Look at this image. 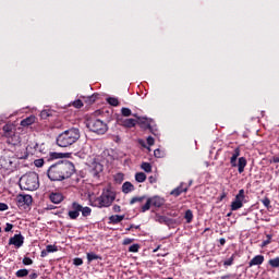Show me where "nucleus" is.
<instances>
[{
  "mask_svg": "<svg viewBox=\"0 0 279 279\" xmlns=\"http://www.w3.org/2000/svg\"><path fill=\"white\" fill-rule=\"evenodd\" d=\"M75 173V166L69 160L59 161L49 167L47 175L51 182H62L69 180Z\"/></svg>",
  "mask_w": 279,
  "mask_h": 279,
  "instance_id": "nucleus-1",
  "label": "nucleus"
},
{
  "mask_svg": "<svg viewBox=\"0 0 279 279\" xmlns=\"http://www.w3.org/2000/svg\"><path fill=\"white\" fill-rule=\"evenodd\" d=\"M27 158H29V153H27L26 149H24V153H17L16 157L4 153L0 156V173H2V175H10V173H13L14 169H16L19 160H27Z\"/></svg>",
  "mask_w": 279,
  "mask_h": 279,
  "instance_id": "nucleus-2",
  "label": "nucleus"
},
{
  "mask_svg": "<svg viewBox=\"0 0 279 279\" xmlns=\"http://www.w3.org/2000/svg\"><path fill=\"white\" fill-rule=\"evenodd\" d=\"M133 117H135V119H137L138 121L133 118L124 119L119 121V125H122V128L132 129L136 128V123H140L141 128H144V130H149V132H151L154 136L158 135V130L151 126V120H148L147 118H141L138 117V114H133Z\"/></svg>",
  "mask_w": 279,
  "mask_h": 279,
  "instance_id": "nucleus-3",
  "label": "nucleus"
},
{
  "mask_svg": "<svg viewBox=\"0 0 279 279\" xmlns=\"http://www.w3.org/2000/svg\"><path fill=\"white\" fill-rule=\"evenodd\" d=\"M80 129L71 128L57 136V145L58 147H71V145H75L80 141Z\"/></svg>",
  "mask_w": 279,
  "mask_h": 279,
  "instance_id": "nucleus-4",
  "label": "nucleus"
},
{
  "mask_svg": "<svg viewBox=\"0 0 279 279\" xmlns=\"http://www.w3.org/2000/svg\"><path fill=\"white\" fill-rule=\"evenodd\" d=\"M20 187L22 191H37L40 187L38 173L28 172L20 178Z\"/></svg>",
  "mask_w": 279,
  "mask_h": 279,
  "instance_id": "nucleus-5",
  "label": "nucleus"
},
{
  "mask_svg": "<svg viewBox=\"0 0 279 279\" xmlns=\"http://www.w3.org/2000/svg\"><path fill=\"white\" fill-rule=\"evenodd\" d=\"M114 199H117V194L110 189H105L101 195L93 201L92 205L96 208H110Z\"/></svg>",
  "mask_w": 279,
  "mask_h": 279,
  "instance_id": "nucleus-6",
  "label": "nucleus"
},
{
  "mask_svg": "<svg viewBox=\"0 0 279 279\" xmlns=\"http://www.w3.org/2000/svg\"><path fill=\"white\" fill-rule=\"evenodd\" d=\"M2 136L7 138V144L11 145L12 147H21V136L16 134L14 131V126L12 124H5L2 128Z\"/></svg>",
  "mask_w": 279,
  "mask_h": 279,
  "instance_id": "nucleus-7",
  "label": "nucleus"
},
{
  "mask_svg": "<svg viewBox=\"0 0 279 279\" xmlns=\"http://www.w3.org/2000/svg\"><path fill=\"white\" fill-rule=\"evenodd\" d=\"M241 156V148L236 147L234 148L231 157H230V165L233 168L238 167V173H243L245 171V167H247V159L245 157H240ZM238 160V162H236Z\"/></svg>",
  "mask_w": 279,
  "mask_h": 279,
  "instance_id": "nucleus-8",
  "label": "nucleus"
},
{
  "mask_svg": "<svg viewBox=\"0 0 279 279\" xmlns=\"http://www.w3.org/2000/svg\"><path fill=\"white\" fill-rule=\"evenodd\" d=\"M86 128H88L90 132H95V134H106V132H108V124L97 118L88 119Z\"/></svg>",
  "mask_w": 279,
  "mask_h": 279,
  "instance_id": "nucleus-9",
  "label": "nucleus"
},
{
  "mask_svg": "<svg viewBox=\"0 0 279 279\" xmlns=\"http://www.w3.org/2000/svg\"><path fill=\"white\" fill-rule=\"evenodd\" d=\"M151 206L155 208H162V206H165V198L160 196H153L147 198L145 205H143L141 208V213H147Z\"/></svg>",
  "mask_w": 279,
  "mask_h": 279,
  "instance_id": "nucleus-10",
  "label": "nucleus"
},
{
  "mask_svg": "<svg viewBox=\"0 0 279 279\" xmlns=\"http://www.w3.org/2000/svg\"><path fill=\"white\" fill-rule=\"evenodd\" d=\"M16 205L19 208H29L34 198L29 194H19L15 198Z\"/></svg>",
  "mask_w": 279,
  "mask_h": 279,
  "instance_id": "nucleus-11",
  "label": "nucleus"
},
{
  "mask_svg": "<svg viewBox=\"0 0 279 279\" xmlns=\"http://www.w3.org/2000/svg\"><path fill=\"white\" fill-rule=\"evenodd\" d=\"M243 202H245V190H240L235 195L234 201L231 203V210H239L243 208Z\"/></svg>",
  "mask_w": 279,
  "mask_h": 279,
  "instance_id": "nucleus-12",
  "label": "nucleus"
},
{
  "mask_svg": "<svg viewBox=\"0 0 279 279\" xmlns=\"http://www.w3.org/2000/svg\"><path fill=\"white\" fill-rule=\"evenodd\" d=\"M80 213H82V205L77 202H73L72 210L68 213V217H70L72 220H75L77 217H80Z\"/></svg>",
  "mask_w": 279,
  "mask_h": 279,
  "instance_id": "nucleus-13",
  "label": "nucleus"
},
{
  "mask_svg": "<svg viewBox=\"0 0 279 279\" xmlns=\"http://www.w3.org/2000/svg\"><path fill=\"white\" fill-rule=\"evenodd\" d=\"M25 238L22 234H15L13 238H10L9 245H15V247H23Z\"/></svg>",
  "mask_w": 279,
  "mask_h": 279,
  "instance_id": "nucleus-14",
  "label": "nucleus"
},
{
  "mask_svg": "<svg viewBox=\"0 0 279 279\" xmlns=\"http://www.w3.org/2000/svg\"><path fill=\"white\" fill-rule=\"evenodd\" d=\"M49 199L52 204H62L64 202V195L60 192H52L49 195Z\"/></svg>",
  "mask_w": 279,
  "mask_h": 279,
  "instance_id": "nucleus-15",
  "label": "nucleus"
},
{
  "mask_svg": "<svg viewBox=\"0 0 279 279\" xmlns=\"http://www.w3.org/2000/svg\"><path fill=\"white\" fill-rule=\"evenodd\" d=\"M263 263H265V256L263 255H256L255 257H253L250 263L248 266L250 267H254L256 265H263Z\"/></svg>",
  "mask_w": 279,
  "mask_h": 279,
  "instance_id": "nucleus-16",
  "label": "nucleus"
},
{
  "mask_svg": "<svg viewBox=\"0 0 279 279\" xmlns=\"http://www.w3.org/2000/svg\"><path fill=\"white\" fill-rule=\"evenodd\" d=\"M186 191H189V187H184V185L181 184L177 189L172 190L170 195H173V197H180L181 193H186Z\"/></svg>",
  "mask_w": 279,
  "mask_h": 279,
  "instance_id": "nucleus-17",
  "label": "nucleus"
},
{
  "mask_svg": "<svg viewBox=\"0 0 279 279\" xmlns=\"http://www.w3.org/2000/svg\"><path fill=\"white\" fill-rule=\"evenodd\" d=\"M36 123V117L35 116H29L25 118L24 120L21 121L22 128H27L29 125H34Z\"/></svg>",
  "mask_w": 279,
  "mask_h": 279,
  "instance_id": "nucleus-18",
  "label": "nucleus"
},
{
  "mask_svg": "<svg viewBox=\"0 0 279 279\" xmlns=\"http://www.w3.org/2000/svg\"><path fill=\"white\" fill-rule=\"evenodd\" d=\"M125 219V215H112L109 217V223H112L113 226H117V223H121Z\"/></svg>",
  "mask_w": 279,
  "mask_h": 279,
  "instance_id": "nucleus-19",
  "label": "nucleus"
},
{
  "mask_svg": "<svg viewBox=\"0 0 279 279\" xmlns=\"http://www.w3.org/2000/svg\"><path fill=\"white\" fill-rule=\"evenodd\" d=\"M132 191H134V184H132L130 181H126L122 184V193L128 195V193H132Z\"/></svg>",
  "mask_w": 279,
  "mask_h": 279,
  "instance_id": "nucleus-20",
  "label": "nucleus"
},
{
  "mask_svg": "<svg viewBox=\"0 0 279 279\" xmlns=\"http://www.w3.org/2000/svg\"><path fill=\"white\" fill-rule=\"evenodd\" d=\"M146 198L147 196H134L133 198H131L130 205L134 206V204H143V202H145Z\"/></svg>",
  "mask_w": 279,
  "mask_h": 279,
  "instance_id": "nucleus-21",
  "label": "nucleus"
},
{
  "mask_svg": "<svg viewBox=\"0 0 279 279\" xmlns=\"http://www.w3.org/2000/svg\"><path fill=\"white\" fill-rule=\"evenodd\" d=\"M97 99H99V94H93L92 96H88L85 99V104H88V106H93V104H95V101H97Z\"/></svg>",
  "mask_w": 279,
  "mask_h": 279,
  "instance_id": "nucleus-22",
  "label": "nucleus"
},
{
  "mask_svg": "<svg viewBox=\"0 0 279 279\" xmlns=\"http://www.w3.org/2000/svg\"><path fill=\"white\" fill-rule=\"evenodd\" d=\"M234 258H236V254H232L231 257L226 259L223 262V267H232V265H234Z\"/></svg>",
  "mask_w": 279,
  "mask_h": 279,
  "instance_id": "nucleus-23",
  "label": "nucleus"
},
{
  "mask_svg": "<svg viewBox=\"0 0 279 279\" xmlns=\"http://www.w3.org/2000/svg\"><path fill=\"white\" fill-rule=\"evenodd\" d=\"M107 104H109V106H113L114 108H117V106H119V98L117 97H108L106 99Z\"/></svg>",
  "mask_w": 279,
  "mask_h": 279,
  "instance_id": "nucleus-24",
  "label": "nucleus"
},
{
  "mask_svg": "<svg viewBox=\"0 0 279 279\" xmlns=\"http://www.w3.org/2000/svg\"><path fill=\"white\" fill-rule=\"evenodd\" d=\"M157 221L159 223H165L166 226H169V223H171V218L167 216H157Z\"/></svg>",
  "mask_w": 279,
  "mask_h": 279,
  "instance_id": "nucleus-25",
  "label": "nucleus"
},
{
  "mask_svg": "<svg viewBox=\"0 0 279 279\" xmlns=\"http://www.w3.org/2000/svg\"><path fill=\"white\" fill-rule=\"evenodd\" d=\"M15 276H16V278H25V277L29 276V270H27L25 268L20 269L15 272Z\"/></svg>",
  "mask_w": 279,
  "mask_h": 279,
  "instance_id": "nucleus-26",
  "label": "nucleus"
},
{
  "mask_svg": "<svg viewBox=\"0 0 279 279\" xmlns=\"http://www.w3.org/2000/svg\"><path fill=\"white\" fill-rule=\"evenodd\" d=\"M136 182L143 183L145 180H147V175L144 172H137L135 174Z\"/></svg>",
  "mask_w": 279,
  "mask_h": 279,
  "instance_id": "nucleus-27",
  "label": "nucleus"
},
{
  "mask_svg": "<svg viewBox=\"0 0 279 279\" xmlns=\"http://www.w3.org/2000/svg\"><path fill=\"white\" fill-rule=\"evenodd\" d=\"M87 260L88 263H93V260H101V256L95 253H87Z\"/></svg>",
  "mask_w": 279,
  "mask_h": 279,
  "instance_id": "nucleus-28",
  "label": "nucleus"
},
{
  "mask_svg": "<svg viewBox=\"0 0 279 279\" xmlns=\"http://www.w3.org/2000/svg\"><path fill=\"white\" fill-rule=\"evenodd\" d=\"M81 213L83 217H90V214L93 213V209L90 207H83L81 205Z\"/></svg>",
  "mask_w": 279,
  "mask_h": 279,
  "instance_id": "nucleus-29",
  "label": "nucleus"
},
{
  "mask_svg": "<svg viewBox=\"0 0 279 279\" xmlns=\"http://www.w3.org/2000/svg\"><path fill=\"white\" fill-rule=\"evenodd\" d=\"M184 219H185L186 223H192V221H193V210L187 209L185 211Z\"/></svg>",
  "mask_w": 279,
  "mask_h": 279,
  "instance_id": "nucleus-30",
  "label": "nucleus"
},
{
  "mask_svg": "<svg viewBox=\"0 0 279 279\" xmlns=\"http://www.w3.org/2000/svg\"><path fill=\"white\" fill-rule=\"evenodd\" d=\"M268 265L272 267L274 269H278L279 267V257H275L268 260Z\"/></svg>",
  "mask_w": 279,
  "mask_h": 279,
  "instance_id": "nucleus-31",
  "label": "nucleus"
},
{
  "mask_svg": "<svg viewBox=\"0 0 279 279\" xmlns=\"http://www.w3.org/2000/svg\"><path fill=\"white\" fill-rule=\"evenodd\" d=\"M260 202L265 206V208H267V210L271 208V199H269V197L266 196L262 198Z\"/></svg>",
  "mask_w": 279,
  "mask_h": 279,
  "instance_id": "nucleus-32",
  "label": "nucleus"
},
{
  "mask_svg": "<svg viewBox=\"0 0 279 279\" xmlns=\"http://www.w3.org/2000/svg\"><path fill=\"white\" fill-rule=\"evenodd\" d=\"M142 169H143V171H145L146 173H151V163H149V162H143V163H142Z\"/></svg>",
  "mask_w": 279,
  "mask_h": 279,
  "instance_id": "nucleus-33",
  "label": "nucleus"
},
{
  "mask_svg": "<svg viewBox=\"0 0 279 279\" xmlns=\"http://www.w3.org/2000/svg\"><path fill=\"white\" fill-rule=\"evenodd\" d=\"M122 117H132V110L130 108L123 107L121 109Z\"/></svg>",
  "mask_w": 279,
  "mask_h": 279,
  "instance_id": "nucleus-34",
  "label": "nucleus"
},
{
  "mask_svg": "<svg viewBox=\"0 0 279 279\" xmlns=\"http://www.w3.org/2000/svg\"><path fill=\"white\" fill-rule=\"evenodd\" d=\"M271 239H274V235L267 234L266 240H264L262 243V247H267V245H269V243H271Z\"/></svg>",
  "mask_w": 279,
  "mask_h": 279,
  "instance_id": "nucleus-35",
  "label": "nucleus"
},
{
  "mask_svg": "<svg viewBox=\"0 0 279 279\" xmlns=\"http://www.w3.org/2000/svg\"><path fill=\"white\" fill-rule=\"evenodd\" d=\"M70 106H73L74 108H84V102H82V100L77 99V100H74L72 104H70Z\"/></svg>",
  "mask_w": 279,
  "mask_h": 279,
  "instance_id": "nucleus-36",
  "label": "nucleus"
},
{
  "mask_svg": "<svg viewBox=\"0 0 279 279\" xmlns=\"http://www.w3.org/2000/svg\"><path fill=\"white\" fill-rule=\"evenodd\" d=\"M138 250H141V245L140 244H132L129 247V252H132L133 254H136L138 252Z\"/></svg>",
  "mask_w": 279,
  "mask_h": 279,
  "instance_id": "nucleus-37",
  "label": "nucleus"
},
{
  "mask_svg": "<svg viewBox=\"0 0 279 279\" xmlns=\"http://www.w3.org/2000/svg\"><path fill=\"white\" fill-rule=\"evenodd\" d=\"M46 251L48 252V254H51L53 252H58V246L49 244V245L46 246Z\"/></svg>",
  "mask_w": 279,
  "mask_h": 279,
  "instance_id": "nucleus-38",
  "label": "nucleus"
},
{
  "mask_svg": "<svg viewBox=\"0 0 279 279\" xmlns=\"http://www.w3.org/2000/svg\"><path fill=\"white\" fill-rule=\"evenodd\" d=\"M155 158H162L165 156V153L160 150L159 148L154 150Z\"/></svg>",
  "mask_w": 279,
  "mask_h": 279,
  "instance_id": "nucleus-39",
  "label": "nucleus"
},
{
  "mask_svg": "<svg viewBox=\"0 0 279 279\" xmlns=\"http://www.w3.org/2000/svg\"><path fill=\"white\" fill-rule=\"evenodd\" d=\"M73 265H75L76 267H80L81 265H84V260L80 257H75L73 259Z\"/></svg>",
  "mask_w": 279,
  "mask_h": 279,
  "instance_id": "nucleus-40",
  "label": "nucleus"
},
{
  "mask_svg": "<svg viewBox=\"0 0 279 279\" xmlns=\"http://www.w3.org/2000/svg\"><path fill=\"white\" fill-rule=\"evenodd\" d=\"M22 263L23 265H26V266L34 265V260L29 257H24Z\"/></svg>",
  "mask_w": 279,
  "mask_h": 279,
  "instance_id": "nucleus-41",
  "label": "nucleus"
},
{
  "mask_svg": "<svg viewBox=\"0 0 279 279\" xmlns=\"http://www.w3.org/2000/svg\"><path fill=\"white\" fill-rule=\"evenodd\" d=\"M35 167L40 168L45 165V159H36L34 161Z\"/></svg>",
  "mask_w": 279,
  "mask_h": 279,
  "instance_id": "nucleus-42",
  "label": "nucleus"
},
{
  "mask_svg": "<svg viewBox=\"0 0 279 279\" xmlns=\"http://www.w3.org/2000/svg\"><path fill=\"white\" fill-rule=\"evenodd\" d=\"M132 243H134V239H132V238H125V239L123 240V242H122V245H130V244H132Z\"/></svg>",
  "mask_w": 279,
  "mask_h": 279,
  "instance_id": "nucleus-43",
  "label": "nucleus"
},
{
  "mask_svg": "<svg viewBox=\"0 0 279 279\" xmlns=\"http://www.w3.org/2000/svg\"><path fill=\"white\" fill-rule=\"evenodd\" d=\"M12 228H14V225L7 222L4 232H12Z\"/></svg>",
  "mask_w": 279,
  "mask_h": 279,
  "instance_id": "nucleus-44",
  "label": "nucleus"
},
{
  "mask_svg": "<svg viewBox=\"0 0 279 279\" xmlns=\"http://www.w3.org/2000/svg\"><path fill=\"white\" fill-rule=\"evenodd\" d=\"M148 182H149L150 184H156V182H158V179H157L156 177H154V175H150V177L148 178Z\"/></svg>",
  "mask_w": 279,
  "mask_h": 279,
  "instance_id": "nucleus-45",
  "label": "nucleus"
},
{
  "mask_svg": "<svg viewBox=\"0 0 279 279\" xmlns=\"http://www.w3.org/2000/svg\"><path fill=\"white\" fill-rule=\"evenodd\" d=\"M135 228V230H140L141 229V226H136V225H131L129 228H126V231L128 232H130V230H132V229H134Z\"/></svg>",
  "mask_w": 279,
  "mask_h": 279,
  "instance_id": "nucleus-46",
  "label": "nucleus"
},
{
  "mask_svg": "<svg viewBox=\"0 0 279 279\" xmlns=\"http://www.w3.org/2000/svg\"><path fill=\"white\" fill-rule=\"evenodd\" d=\"M146 141H147V145H149V147H151V145H154V143H155V140L151 136H148Z\"/></svg>",
  "mask_w": 279,
  "mask_h": 279,
  "instance_id": "nucleus-47",
  "label": "nucleus"
},
{
  "mask_svg": "<svg viewBox=\"0 0 279 279\" xmlns=\"http://www.w3.org/2000/svg\"><path fill=\"white\" fill-rule=\"evenodd\" d=\"M8 204H5V203H0V210L1 211H4V210H8Z\"/></svg>",
  "mask_w": 279,
  "mask_h": 279,
  "instance_id": "nucleus-48",
  "label": "nucleus"
},
{
  "mask_svg": "<svg viewBox=\"0 0 279 279\" xmlns=\"http://www.w3.org/2000/svg\"><path fill=\"white\" fill-rule=\"evenodd\" d=\"M58 158H59L58 153L50 154V160H58Z\"/></svg>",
  "mask_w": 279,
  "mask_h": 279,
  "instance_id": "nucleus-49",
  "label": "nucleus"
},
{
  "mask_svg": "<svg viewBox=\"0 0 279 279\" xmlns=\"http://www.w3.org/2000/svg\"><path fill=\"white\" fill-rule=\"evenodd\" d=\"M41 258H45L47 256H49V252H47V250H43L40 253Z\"/></svg>",
  "mask_w": 279,
  "mask_h": 279,
  "instance_id": "nucleus-50",
  "label": "nucleus"
},
{
  "mask_svg": "<svg viewBox=\"0 0 279 279\" xmlns=\"http://www.w3.org/2000/svg\"><path fill=\"white\" fill-rule=\"evenodd\" d=\"M113 213H121V206L114 205L113 206Z\"/></svg>",
  "mask_w": 279,
  "mask_h": 279,
  "instance_id": "nucleus-51",
  "label": "nucleus"
},
{
  "mask_svg": "<svg viewBox=\"0 0 279 279\" xmlns=\"http://www.w3.org/2000/svg\"><path fill=\"white\" fill-rule=\"evenodd\" d=\"M28 278H29V279H36V278H38V274L33 272V274H31V275L28 276Z\"/></svg>",
  "mask_w": 279,
  "mask_h": 279,
  "instance_id": "nucleus-52",
  "label": "nucleus"
},
{
  "mask_svg": "<svg viewBox=\"0 0 279 279\" xmlns=\"http://www.w3.org/2000/svg\"><path fill=\"white\" fill-rule=\"evenodd\" d=\"M219 243H220L221 246H223V245H226V240H225L223 238H221V239L219 240Z\"/></svg>",
  "mask_w": 279,
  "mask_h": 279,
  "instance_id": "nucleus-53",
  "label": "nucleus"
},
{
  "mask_svg": "<svg viewBox=\"0 0 279 279\" xmlns=\"http://www.w3.org/2000/svg\"><path fill=\"white\" fill-rule=\"evenodd\" d=\"M272 162L278 163L279 162V157H272Z\"/></svg>",
  "mask_w": 279,
  "mask_h": 279,
  "instance_id": "nucleus-54",
  "label": "nucleus"
},
{
  "mask_svg": "<svg viewBox=\"0 0 279 279\" xmlns=\"http://www.w3.org/2000/svg\"><path fill=\"white\" fill-rule=\"evenodd\" d=\"M229 278H232L231 275H226V276H222L221 279H229Z\"/></svg>",
  "mask_w": 279,
  "mask_h": 279,
  "instance_id": "nucleus-55",
  "label": "nucleus"
},
{
  "mask_svg": "<svg viewBox=\"0 0 279 279\" xmlns=\"http://www.w3.org/2000/svg\"><path fill=\"white\" fill-rule=\"evenodd\" d=\"M53 208H56L53 205H49V206L47 207L48 210H53Z\"/></svg>",
  "mask_w": 279,
  "mask_h": 279,
  "instance_id": "nucleus-56",
  "label": "nucleus"
},
{
  "mask_svg": "<svg viewBox=\"0 0 279 279\" xmlns=\"http://www.w3.org/2000/svg\"><path fill=\"white\" fill-rule=\"evenodd\" d=\"M225 197H226V192H223V193L221 194L220 201L225 199Z\"/></svg>",
  "mask_w": 279,
  "mask_h": 279,
  "instance_id": "nucleus-57",
  "label": "nucleus"
},
{
  "mask_svg": "<svg viewBox=\"0 0 279 279\" xmlns=\"http://www.w3.org/2000/svg\"><path fill=\"white\" fill-rule=\"evenodd\" d=\"M209 230H210V228H206V229L204 230L203 234L206 233V232H209Z\"/></svg>",
  "mask_w": 279,
  "mask_h": 279,
  "instance_id": "nucleus-58",
  "label": "nucleus"
},
{
  "mask_svg": "<svg viewBox=\"0 0 279 279\" xmlns=\"http://www.w3.org/2000/svg\"><path fill=\"white\" fill-rule=\"evenodd\" d=\"M173 217H178V214H173Z\"/></svg>",
  "mask_w": 279,
  "mask_h": 279,
  "instance_id": "nucleus-59",
  "label": "nucleus"
},
{
  "mask_svg": "<svg viewBox=\"0 0 279 279\" xmlns=\"http://www.w3.org/2000/svg\"><path fill=\"white\" fill-rule=\"evenodd\" d=\"M230 215H232L231 213H229L228 215H227V217H230Z\"/></svg>",
  "mask_w": 279,
  "mask_h": 279,
  "instance_id": "nucleus-60",
  "label": "nucleus"
},
{
  "mask_svg": "<svg viewBox=\"0 0 279 279\" xmlns=\"http://www.w3.org/2000/svg\"><path fill=\"white\" fill-rule=\"evenodd\" d=\"M154 252H158V250H154Z\"/></svg>",
  "mask_w": 279,
  "mask_h": 279,
  "instance_id": "nucleus-61",
  "label": "nucleus"
}]
</instances>
